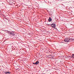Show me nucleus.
<instances>
[{
  "label": "nucleus",
  "mask_w": 74,
  "mask_h": 74,
  "mask_svg": "<svg viewBox=\"0 0 74 74\" xmlns=\"http://www.w3.org/2000/svg\"><path fill=\"white\" fill-rule=\"evenodd\" d=\"M13 1L12 0H10L9 1V3L10 5H15V3H13Z\"/></svg>",
  "instance_id": "nucleus-1"
},
{
  "label": "nucleus",
  "mask_w": 74,
  "mask_h": 74,
  "mask_svg": "<svg viewBox=\"0 0 74 74\" xmlns=\"http://www.w3.org/2000/svg\"><path fill=\"white\" fill-rule=\"evenodd\" d=\"M48 58H50V59H52L53 58V56H51V55H49L48 56Z\"/></svg>",
  "instance_id": "nucleus-2"
},
{
  "label": "nucleus",
  "mask_w": 74,
  "mask_h": 74,
  "mask_svg": "<svg viewBox=\"0 0 74 74\" xmlns=\"http://www.w3.org/2000/svg\"><path fill=\"white\" fill-rule=\"evenodd\" d=\"M70 40L69 39L66 38L64 39V41L65 42H69V41Z\"/></svg>",
  "instance_id": "nucleus-3"
},
{
  "label": "nucleus",
  "mask_w": 74,
  "mask_h": 74,
  "mask_svg": "<svg viewBox=\"0 0 74 74\" xmlns=\"http://www.w3.org/2000/svg\"><path fill=\"white\" fill-rule=\"evenodd\" d=\"M51 26L52 27H54V28H55V27L56 26V25L55 24H51Z\"/></svg>",
  "instance_id": "nucleus-4"
},
{
  "label": "nucleus",
  "mask_w": 74,
  "mask_h": 74,
  "mask_svg": "<svg viewBox=\"0 0 74 74\" xmlns=\"http://www.w3.org/2000/svg\"><path fill=\"white\" fill-rule=\"evenodd\" d=\"M33 64H38V63H39V62L38 61H37L35 63L33 62Z\"/></svg>",
  "instance_id": "nucleus-5"
},
{
  "label": "nucleus",
  "mask_w": 74,
  "mask_h": 74,
  "mask_svg": "<svg viewBox=\"0 0 74 74\" xmlns=\"http://www.w3.org/2000/svg\"><path fill=\"white\" fill-rule=\"evenodd\" d=\"M9 33L10 34V35H11L12 36H13L14 35V34L12 32H9Z\"/></svg>",
  "instance_id": "nucleus-6"
},
{
  "label": "nucleus",
  "mask_w": 74,
  "mask_h": 74,
  "mask_svg": "<svg viewBox=\"0 0 74 74\" xmlns=\"http://www.w3.org/2000/svg\"><path fill=\"white\" fill-rule=\"evenodd\" d=\"M48 21H49V22H51L52 21V19L51 18L49 17L48 19Z\"/></svg>",
  "instance_id": "nucleus-7"
},
{
  "label": "nucleus",
  "mask_w": 74,
  "mask_h": 74,
  "mask_svg": "<svg viewBox=\"0 0 74 74\" xmlns=\"http://www.w3.org/2000/svg\"><path fill=\"white\" fill-rule=\"evenodd\" d=\"M6 74H10V72H6Z\"/></svg>",
  "instance_id": "nucleus-8"
},
{
  "label": "nucleus",
  "mask_w": 74,
  "mask_h": 74,
  "mask_svg": "<svg viewBox=\"0 0 74 74\" xmlns=\"http://www.w3.org/2000/svg\"><path fill=\"white\" fill-rule=\"evenodd\" d=\"M72 56H73V58H74V55H73Z\"/></svg>",
  "instance_id": "nucleus-9"
},
{
  "label": "nucleus",
  "mask_w": 74,
  "mask_h": 74,
  "mask_svg": "<svg viewBox=\"0 0 74 74\" xmlns=\"http://www.w3.org/2000/svg\"><path fill=\"white\" fill-rule=\"evenodd\" d=\"M6 19H7V18H6Z\"/></svg>",
  "instance_id": "nucleus-10"
}]
</instances>
